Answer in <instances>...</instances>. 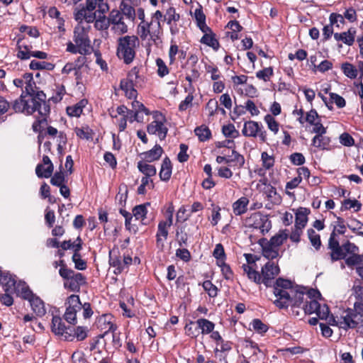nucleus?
Masks as SVG:
<instances>
[{
  "label": "nucleus",
  "instance_id": "nucleus-28",
  "mask_svg": "<svg viewBox=\"0 0 363 363\" xmlns=\"http://www.w3.org/2000/svg\"><path fill=\"white\" fill-rule=\"evenodd\" d=\"M136 6V3L135 1H132V2H125L121 1L120 5V9L122 11L123 16H126L129 19L133 21L136 16V12L134 9V6Z\"/></svg>",
  "mask_w": 363,
  "mask_h": 363
},
{
  "label": "nucleus",
  "instance_id": "nucleus-38",
  "mask_svg": "<svg viewBox=\"0 0 363 363\" xmlns=\"http://www.w3.org/2000/svg\"><path fill=\"white\" fill-rule=\"evenodd\" d=\"M94 22L95 28L99 30H106L110 26L109 16L106 18L105 13H98Z\"/></svg>",
  "mask_w": 363,
  "mask_h": 363
},
{
  "label": "nucleus",
  "instance_id": "nucleus-49",
  "mask_svg": "<svg viewBox=\"0 0 363 363\" xmlns=\"http://www.w3.org/2000/svg\"><path fill=\"white\" fill-rule=\"evenodd\" d=\"M342 69L344 74L351 79H354L357 76L358 70L350 63H343L342 65Z\"/></svg>",
  "mask_w": 363,
  "mask_h": 363
},
{
  "label": "nucleus",
  "instance_id": "nucleus-4",
  "mask_svg": "<svg viewBox=\"0 0 363 363\" xmlns=\"http://www.w3.org/2000/svg\"><path fill=\"white\" fill-rule=\"evenodd\" d=\"M139 46L138 38L135 35H125L118 39L117 55L125 64L133 62L135 50Z\"/></svg>",
  "mask_w": 363,
  "mask_h": 363
},
{
  "label": "nucleus",
  "instance_id": "nucleus-34",
  "mask_svg": "<svg viewBox=\"0 0 363 363\" xmlns=\"http://www.w3.org/2000/svg\"><path fill=\"white\" fill-rule=\"evenodd\" d=\"M86 100H81L79 103L73 106H68L67 108V113L69 116L79 117L82 114L83 108L86 106Z\"/></svg>",
  "mask_w": 363,
  "mask_h": 363
},
{
  "label": "nucleus",
  "instance_id": "nucleus-25",
  "mask_svg": "<svg viewBox=\"0 0 363 363\" xmlns=\"http://www.w3.org/2000/svg\"><path fill=\"white\" fill-rule=\"evenodd\" d=\"M163 153V150L159 145H155V147L149 151L143 153V159L147 162H152L160 158Z\"/></svg>",
  "mask_w": 363,
  "mask_h": 363
},
{
  "label": "nucleus",
  "instance_id": "nucleus-63",
  "mask_svg": "<svg viewBox=\"0 0 363 363\" xmlns=\"http://www.w3.org/2000/svg\"><path fill=\"white\" fill-rule=\"evenodd\" d=\"M65 93L66 90L63 85H56L55 94L52 96V99L54 101L59 102L62 99Z\"/></svg>",
  "mask_w": 363,
  "mask_h": 363
},
{
  "label": "nucleus",
  "instance_id": "nucleus-61",
  "mask_svg": "<svg viewBox=\"0 0 363 363\" xmlns=\"http://www.w3.org/2000/svg\"><path fill=\"white\" fill-rule=\"evenodd\" d=\"M65 182V177L62 172H58L54 174L50 179V183L53 186H59L64 184Z\"/></svg>",
  "mask_w": 363,
  "mask_h": 363
},
{
  "label": "nucleus",
  "instance_id": "nucleus-51",
  "mask_svg": "<svg viewBox=\"0 0 363 363\" xmlns=\"http://www.w3.org/2000/svg\"><path fill=\"white\" fill-rule=\"evenodd\" d=\"M308 235L311 245L318 250L321 245L320 235L312 228L308 230Z\"/></svg>",
  "mask_w": 363,
  "mask_h": 363
},
{
  "label": "nucleus",
  "instance_id": "nucleus-56",
  "mask_svg": "<svg viewBox=\"0 0 363 363\" xmlns=\"http://www.w3.org/2000/svg\"><path fill=\"white\" fill-rule=\"evenodd\" d=\"M156 65L157 67V74L160 77H164L169 74V69L165 62L161 58H157L156 60Z\"/></svg>",
  "mask_w": 363,
  "mask_h": 363
},
{
  "label": "nucleus",
  "instance_id": "nucleus-7",
  "mask_svg": "<svg viewBox=\"0 0 363 363\" xmlns=\"http://www.w3.org/2000/svg\"><path fill=\"white\" fill-rule=\"evenodd\" d=\"M91 26L89 24L77 25L74 31V41L80 48L81 51L89 53L91 47V41L89 37V32Z\"/></svg>",
  "mask_w": 363,
  "mask_h": 363
},
{
  "label": "nucleus",
  "instance_id": "nucleus-13",
  "mask_svg": "<svg viewBox=\"0 0 363 363\" xmlns=\"http://www.w3.org/2000/svg\"><path fill=\"white\" fill-rule=\"evenodd\" d=\"M279 273L278 265L274 262H268L262 268V283L267 286H269L272 280Z\"/></svg>",
  "mask_w": 363,
  "mask_h": 363
},
{
  "label": "nucleus",
  "instance_id": "nucleus-15",
  "mask_svg": "<svg viewBox=\"0 0 363 363\" xmlns=\"http://www.w3.org/2000/svg\"><path fill=\"white\" fill-rule=\"evenodd\" d=\"M97 328L102 332L104 335H106L108 332H115L116 327L113 323V316L111 314H104L100 316L96 321Z\"/></svg>",
  "mask_w": 363,
  "mask_h": 363
},
{
  "label": "nucleus",
  "instance_id": "nucleus-35",
  "mask_svg": "<svg viewBox=\"0 0 363 363\" xmlns=\"http://www.w3.org/2000/svg\"><path fill=\"white\" fill-rule=\"evenodd\" d=\"M172 224L165 220L160 221L158 224V230L157 233V242L160 243L163 240H166L168 235V229Z\"/></svg>",
  "mask_w": 363,
  "mask_h": 363
},
{
  "label": "nucleus",
  "instance_id": "nucleus-3",
  "mask_svg": "<svg viewBox=\"0 0 363 363\" xmlns=\"http://www.w3.org/2000/svg\"><path fill=\"white\" fill-rule=\"evenodd\" d=\"M331 325L347 330L357 327L363 328V303L356 302L353 308H349L342 313Z\"/></svg>",
  "mask_w": 363,
  "mask_h": 363
},
{
  "label": "nucleus",
  "instance_id": "nucleus-8",
  "mask_svg": "<svg viewBox=\"0 0 363 363\" xmlns=\"http://www.w3.org/2000/svg\"><path fill=\"white\" fill-rule=\"evenodd\" d=\"M245 225L248 228L257 229L263 235L268 233L272 227L271 221L267 216L262 214L260 212H256L250 215L245 220Z\"/></svg>",
  "mask_w": 363,
  "mask_h": 363
},
{
  "label": "nucleus",
  "instance_id": "nucleus-33",
  "mask_svg": "<svg viewBox=\"0 0 363 363\" xmlns=\"http://www.w3.org/2000/svg\"><path fill=\"white\" fill-rule=\"evenodd\" d=\"M198 328L201 330L202 335L210 334L215 328V324L205 318H199L196 321Z\"/></svg>",
  "mask_w": 363,
  "mask_h": 363
},
{
  "label": "nucleus",
  "instance_id": "nucleus-55",
  "mask_svg": "<svg viewBox=\"0 0 363 363\" xmlns=\"http://www.w3.org/2000/svg\"><path fill=\"white\" fill-rule=\"evenodd\" d=\"M164 20L167 21V23L168 24H171L172 21H178L179 20V15L176 13V11L174 8L169 7L164 16Z\"/></svg>",
  "mask_w": 363,
  "mask_h": 363
},
{
  "label": "nucleus",
  "instance_id": "nucleus-19",
  "mask_svg": "<svg viewBox=\"0 0 363 363\" xmlns=\"http://www.w3.org/2000/svg\"><path fill=\"white\" fill-rule=\"evenodd\" d=\"M16 281V277L8 272H3L0 277V284L4 286L6 293H13Z\"/></svg>",
  "mask_w": 363,
  "mask_h": 363
},
{
  "label": "nucleus",
  "instance_id": "nucleus-40",
  "mask_svg": "<svg viewBox=\"0 0 363 363\" xmlns=\"http://www.w3.org/2000/svg\"><path fill=\"white\" fill-rule=\"evenodd\" d=\"M264 194L268 199L274 203H279L281 201V196L277 194L276 189L270 184L266 185Z\"/></svg>",
  "mask_w": 363,
  "mask_h": 363
},
{
  "label": "nucleus",
  "instance_id": "nucleus-50",
  "mask_svg": "<svg viewBox=\"0 0 363 363\" xmlns=\"http://www.w3.org/2000/svg\"><path fill=\"white\" fill-rule=\"evenodd\" d=\"M194 132L201 141H205L208 140L211 136L210 130L205 125H201L196 128Z\"/></svg>",
  "mask_w": 363,
  "mask_h": 363
},
{
  "label": "nucleus",
  "instance_id": "nucleus-10",
  "mask_svg": "<svg viewBox=\"0 0 363 363\" xmlns=\"http://www.w3.org/2000/svg\"><path fill=\"white\" fill-rule=\"evenodd\" d=\"M138 77V69L133 67L128 74L127 78L121 81L120 87L124 91L125 96L130 99L137 97V90L135 83Z\"/></svg>",
  "mask_w": 363,
  "mask_h": 363
},
{
  "label": "nucleus",
  "instance_id": "nucleus-21",
  "mask_svg": "<svg viewBox=\"0 0 363 363\" xmlns=\"http://www.w3.org/2000/svg\"><path fill=\"white\" fill-rule=\"evenodd\" d=\"M30 302L32 310L38 316H43L46 313L44 302L37 296L33 295L30 298L28 299Z\"/></svg>",
  "mask_w": 363,
  "mask_h": 363
},
{
  "label": "nucleus",
  "instance_id": "nucleus-47",
  "mask_svg": "<svg viewBox=\"0 0 363 363\" xmlns=\"http://www.w3.org/2000/svg\"><path fill=\"white\" fill-rule=\"evenodd\" d=\"M261 161L262 167L265 169H269L274 165V158L272 155L268 154L267 152H263L261 154Z\"/></svg>",
  "mask_w": 363,
  "mask_h": 363
},
{
  "label": "nucleus",
  "instance_id": "nucleus-52",
  "mask_svg": "<svg viewBox=\"0 0 363 363\" xmlns=\"http://www.w3.org/2000/svg\"><path fill=\"white\" fill-rule=\"evenodd\" d=\"M345 263L347 266L363 265V255L357 253L350 255L345 259Z\"/></svg>",
  "mask_w": 363,
  "mask_h": 363
},
{
  "label": "nucleus",
  "instance_id": "nucleus-17",
  "mask_svg": "<svg viewBox=\"0 0 363 363\" xmlns=\"http://www.w3.org/2000/svg\"><path fill=\"white\" fill-rule=\"evenodd\" d=\"M167 131V128L160 121H154L147 125L148 133L157 135L160 140H164L166 138Z\"/></svg>",
  "mask_w": 363,
  "mask_h": 363
},
{
  "label": "nucleus",
  "instance_id": "nucleus-9",
  "mask_svg": "<svg viewBox=\"0 0 363 363\" xmlns=\"http://www.w3.org/2000/svg\"><path fill=\"white\" fill-rule=\"evenodd\" d=\"M65 319L69 323L75 325L77 323V313L82 310V307L79 296L74 294L69 296L65 302Z\"/></svg>",
  "mask_w": 363,
  "mask_h": 363
},
{
  "label": "nucleus",
  "instance_id": "nucleus-59",
  "mask_svg": "<svg viewBox=\"0 0 363 363\" xmlns=\"http://www.w3.org/2000/svg\"><path fill=\"white\" fill-rule=\"evenodd\" d=\"M68 340H72V337H76L78 340H83L86 337V330L85 328L79 326L74 330V335H72L70 333L67 335Z\"/></svg>",
  "mask_w": 363,
  "mask_h": 363
},
{
  "label": "nucleus",
  "instance_id": "nucleus-37",
  "mask_svg": "<svg viewBox=\"0 0 363 363\" xmlns=\"http://www.w3.org/2000/svg\"><path fill=\"white\" fill-rule=\"evenodd\" d=\"M149 162L145 161H140L138 162V168L143 174L147 177H152L156 174L157 170L154 165L148 164Z\"/></svg>",
  "mask_w": 363,
  "mask_h": 363
},
{
  "label": "nucleus",
  "instance_id": "nucleus-31",
  "mask_svg": "<svg viewBox=\"0 0 363 363\" xmlns=\"http://www.w3.org/2000/svg\"><path fill=\"white\" fill-rule=\"evenodd\" d=\"M172 164L168 157H165L162 163L160 171V177L162 181H168L172 175Z\"/></svg>",
  "mask_w": 363,
  "mask_h": 363
},
{
  "label": "nucleus",
  "instance_id": "nucleus-29",
  "mask_svg": "<svg viewBox=\"0 0 363 363\" xmlns=\"http://www.w3.org/2000/svg\"><path fill=\"white\" fill-rule=\"evenodd\" d=\"M262 255L268 259H273L279 256V249L275 247L274 245H271V242L267 241L262 245Z\"/></svg>",
  "mask_w": 363,
  "mask_h": 363
},
{
  "label": "nucleus",
  "instance_id": "nucleus-57",
  "mask_svg": "<svg viewBox=\"0 0 363 363\" xmlns=\"http://www.w3.org/2000/svg\"><path fill=\"white\" fill-rule=\"evenodd\" d=\"M203 289L208 293V296L211 297H216L218 294L217 287L212 284L211 281H205L203 283Z\"/></svg>",
  "mask_w": 363,
  "mask_h": 363
},
{
  "label": "nucleus",
  "instance_id": "nucleus-42",
  "mask_svg": "<svg viewBox=\"0 0 363 363\" xmlns=\"http://www.w3.org/2000/svg\"><path fill=\"white\" fill-rule=\"evenodd\" d=\"M201 43L205 44L215 50H218L219 43L212 33H205L201 39Z\"/></svg>",
  "mask_w": 363,
  "mask_h": 363
},
{
  "label": "nucleus",
  "instance_id": "nucleus-26",
  "mask_svg": "<svg viewBox=\"0 0 363 363\" xmlns=\"http://www.w3.org/2000/svg\"><path fill=\"white\" fill-rule=\"evenodd\" d=\"M98 16L97 11L79 10L75 13V19L79 21H85L87 23H92Z\"/></svg>",
  "mask_w": 363,
  "mask_h": 363
},
{
  "label": "nucleus",
  "instance_id": "nucleus-48",
  "mask_svg": "<svg viewBox=\"0 0 363 363\" xmlns=\"http://www.w3.org/2000/svg\"><path fill=\"white\" fill-rule=\"evenodd\" d=\"M74 132L80 139L89 140L92 138V130L88 126L76 128Z\"/></svg>",
  "mask_w": 363,
  "mask_h": 363
},
{
  "label": "nucleus",
  "instance_id": "nucleus-27",
  "mask_svg": "<svg viewBox=\"0 0 363 363\" xmlns=\"http://www.w3.org/2000/svg\"><path fill=\"white\" fill-rule=\"evenodd\" d=\"M13 293H16L25 299H28L33 295L26 284L22 281H16Z\"/></svg>",
  "mask_w": 363,
  "mask_h": 363
},
{
  "label": "nucleus",
  "instance_id": "nucleus-20",
  "mask_svg": "<svg viewBox=\"0 0 363 363\" xmlns=\"http://www.w3.org/2000/svg\"><path fill=\"white\" fill-rule=\"evenodd\" d=\"M310 210L306 208L300 207L295 211V225L296 227L304 228L308 223V216Z\"/></svg>",
  "mask_w": 363,
  "mask_h": 363
},
{
  "label": "nucleus",
  "instance_id": "nucleus-46",
  "mask_svg": "<svg viewBox=\"0 0 363 363\" xmlns=\"http://www.w3.org/2000/svg\"><path fill=\"white\" fill-rule=\"evenodd\" d=\"M274 75V70L272 67L264 68L256 72V77L264 82H269Z\"/></svg>",
  "mask_w": 363,
  "mask_h": 363
},
{
  "label": "nucleus",
  "instance_id": "nucleus-53",
  "mask_svg": "<svg viewBox=\"0 0 363 363\" xmlns=\"http://www.w3.org/2000/svg\"><path fill=\"white\" fill-rule=\"evenodd\" d=\"M264 121L267 125L268 128L273 132L274 134H277L279 131V123L274 118V117L269 114H267L264 117Z\"/></svg>",
  "mask_w": 363,
  "mask_h": 363
},
{
  "label": "nucleus",
  "instance_id": "nucleus-30",
  "mask_svg": "<svg viewBox=\"0 0 363 363\" xmlns=\"http://www.w3.org/2000/svg\"><path fill=\"white\" fill-rule=\"evenodd\" d=\"M18 53L17 57L21 60H28L31 57V47L24 45L23 38H19L17 40Z\"/></svg>",
  "mask_w": 363,
  "mask_h": 363
},
{
  "label": "nucleus",
  "instance_id": "nucleus-12",
  "mask_svg": "<svg viewBox=\"0 0 363 363\" xmlns=\"http://www.w3.org/2000/svg\"><path fill=\"white\" fill-rule=\"evenodd\" d=\"M111 30L116 35L127 33L128 26L124 22L123 14L118 10H112L109 13Z\"/></svg>",
  "mask_w": 363,
  "mask_h": 363
},
{
  "label": "nucleus",
  "instance_id": "nucleus-54",
  "mask_svg": "<svg viewBox=\"0 0 363 363\" xmlns=\"http://www.w3.org/2000/svg\"><path fill=\"white\" fill-rule=\"evenodd\" d=\"M110 264L115 267L114 269V274H120L124 269V267L123 265L122 259L120 258L116 257H113L111 256V252H110Z\"/></svg>",
  "mask_w": 363,
  "mask_h": 363
},
{
  "label": "nucleus",
  "instance_id": "nucleus-11",
  "mask_svg": "<svg viewBox=\"0 0 363 363\" xmlns=\"http://www.w3.org/2000/svg\"><path fill=\"white\" fill-rule=\"evenodd\" d=\"M242 133L245 137H259L262 142L267 141V132L264 130L262 124L254 121H246L243 125Z\"/></svg>",
  "mask_w": 363,
  "mask_h": 363
},
{
  "label": "nucleus",
  "instance_id": "nucleus-41",
  "mask_svg": "<svg viewBox=\"0 0 363 363\" xmlns=\"http://www.w3.org/2000/svg\"><path fill=\"white\" fill-rule=\"evenodd\" d=\"M233 159L228 158L225 156H218L216 157V162L219 164L225 163L228 164L233 161H237L240 164H244V157L235 150H233Z\"/></svg>",
  "mask_w": 363,
  "mask_h": 363
},
{
  "label": "nucleus",
  "instance_id": "nucleus-6",
  "mask_svg": "<svg viewBox=\"0 0 363 363\" xmlns=\"http://www.w3.org/2000/svg\"><path fill=\"white\" fill-rule=\"evenodd\" d=\"M138 33L142 40L149 39L156 43L161 34L160 23L141 21L138 27Z\"/></svg>",
  "mask_w": 363,
  "mask_h": 363
},
{
  "label": "nucleus",
  "instance_id": "nucleus-14",
  "mask_svg": "<svg viewBox=\"0 0 363 363\" xmlns=\"http://www.w3.org/2000/svg\"><path fill=\"white\" fill-rule=\"evenodd\" d=\"M54 166L48 155H43V163L38 164L35 167V174L39 178H49L52 176Z\"/></svg>",
  "mask_w": 363,
  "mask_h": 363
},
{
  "label": "nucleus",
  "instance_id": "nucleus-62",
  "mask_svg": "<svg viewBox=\"0 0 363 363\" xmlns=\"http://www.w3.org/2000/svg\"><path fill=\"white\" fill-rule=\"evenodd\" d=\"M346 257V254L344 252V249L342 245L339 247L338 248L334 249L330 252V257L333 262L337 261L341 259H345Z\"/></svg>",
  "mask_w": 363,
  "mask_h": 363
},
{
  "label": "nucleus",
  "instance_id": "nucleus-60",
  "mask_svg": "<svg viewBox=\"0 0 363 363\" xmlns=\"http://www.w3.org/2000/svg\"><path fill=\"white\" fill-rule=\"evenodd\" d=\"M72 261L74 263V267L77 269L84 270L86 268V263L81 258L79 253H74L72 256Z\"/></svg>",
  "mask_w": 363,
  "mask_h": 363
},
{
  "label": "nucleus",
  "instance_id": "nucleus-36",
  "mask_svg": "<svg viewBox=\"0 0 363 363\" xmlns=\"http://www.w3.org/2000/svg\"><path fill=\"white\" fill-rule=\"evenodd\" d=\"M242 268L245 274H247L249 279L253 281L257 284H259L262 280V277L259 274L258 272L253 269L250 265L242 264Z\"/></svg>",
  "mask_w": 363,
  "mask_h": 363
},
{
  "label": "nucleus",
  "instance_id": "nucleus-2",
  "mask_svg": "<svg viewBox=\"0 0 363 363\" xmlns=\"http://www.w3.org/2000/svg\"><path fill=\"white\" fill-rule=\"evenodd\" d=\"M34 97L30 94L22 93L19 99L14 101L12 108L16 113H23L27 115L38 112L40 116H47L50 113V106L45 99Z\"/></svg>",
  "mask_w": 363,
  "mask_h": 363
},
{
  "label": "nucleus",
  "instance_id": "nucleus-58",
  "mask_svg": "<svg viewBox=\"0 0 363 363\" xmlns=\"http://www.w3.org/2000/svg\"><path fill=\"white\" fill-rule=\"evenodd\" d=\"M251 325L254 330L259 333H264L268 330V326L262 323L259 319H254Z\"/></svg>",
  "mask_w": 363,
  "mask_h": 363
},
{
  "label": "nucleus",
  "instance_id": "nucleus-1",
  "mask_svg": "<svg viewBox=\"0 0 363 363\" xmlns=\"http://www.w3.org/2000/svg\"><path fill=\"white\" fill-rule=\"evenodd\" d=\"M274 294L276 297L274 303L279 308L290 306L294 316L315 313L320 319L325 320L328 324L335 323V317L330 314L328 306L326 304L320 305L313 298L320 296L316 290L306 291L303 288H294L289 280L279 278L276 281Z\"/></svg>",
  "mask_w": 363,
  "mask_h": 363
},
{
  "label": "nucleus",
  "instance_id": "nucleus-5",
  "mask_svg": "<svg viewBox=\"0 0 363 363\" xmlns=\"http://www.w3.org/2000/svg\"><path fill=\"white\" fill-rule=\"evenodd\" d=\"M59 264L61 266L59 270L60 275L65 279L64 287L72 291H79L80 286L85 283L84 277L81 273H76L67 268L63 260H60Z\"/></svg>",
  "mask_w": 363,
  "mask_h": 363
},
{
  "label": "nucleus",
  "instance_id": "nucleus-64",
  "mask_svg": "<svg viewBox=\"0 0 363 363\" xmlns=\"http://www.w3.org/2000/svg\"><path fill=\"white\" fill-rule=\"evenodd\" d=\"M218 109V101L213 99H210L206 106V110L210 116H213Z\"/></svg>",
  "mask_w": 363,
  "mask_h": 363
},
{
  "label": "nucleus",
  "instance_id": "nucleus-44",
  "mask_svg": "<svg viewBox=\"0 0 363 363\" xmlns=\"http://www.w3.org/2000/svg\"><path fill=\"white\" fill-rule=\"evenodd\" d=\"M222 132L226 138H236L240 135L239 131L236 130L235 125L232 123L223 125Z\"/></svg>",
  "mask_w": 363,
  "mask_h": 363
},
{
  "label": "nucleus",
  "instance_id": "nucleus-32",
  "mask_svg": "<svg viewBox=\"0 0 363 363\" xmlns=\"http://www.w3.org/2000/svg\"><path fill=\"white\" fill-rule=\"evenodd\" d=\"M48 16L55 20V24L57 25V28L58 30L60 32H64V19L61 17L60 12L55 7H50L48 11Z\"/></svg>",
  "mask_w": 363,
  "mask_h": 363
},
{
  "label": "nucleus",
  "instance_id": "nucleus-23",
  "mask_svg": "<svg viewBox=\"0 0 363 363\" xmlns=\"http://www.w3.org/2000/svg\"><path fill=\"white\" fill-rule=\"evenodd\" d=\"M355 33L354 28H350L347 32L335 33L334 38L337 41H342L346 45H351L354 41Z\"/></svg>",
  "mask_w": 363,
  "mask_h": 363
},
{
  "label": "nucleus",
  "instance_id": "nucleus-45",
  "mask_svg": "<svg viewBox=\"0 0 363 363\" xmlns=\"http://www.w3.org/2000/svg\"><path fill=\"white\" fill-rule=\"evenodd\" d=\"M347 225L353 233L363 237V223L362 222L357 219H351Z\"/></svg>",
  "mask_w": 363,
  "mask_h": 363
},
{
  "label": "nucleus",
  "instance_id": "nucleus-22",
  "mask_svg": "<svg viewBox=\"0 0 363 363\" xmlns=\"http://www.w3.org/2000/svg\"><path fill=\"white\" fill-rule=\"evenodd\" d=\"M249 202V199L245 196H242L235 201L232 205L233 213L236 216L245 213L247 211Z\"/></svg>",
  "mask_w": 363,
  "mask_h": 363
},
{
  "label": "nucleus",
  "instance_id": "nucleus-43",
  "mask_svg": "<svg viewBox=\"0 0 363 363\" xmlns=\"http://www.w3.org/2000/svg\"><path fill=\"white\" fill-rule=\"evenodd\" d=\"M288 234L286 230L279 231L277 234L273 236L269 242H271V245H274L275 247L279 249V247L284 243V242L287 239Z\"/></svg>",
  "mask_w": 363,
  "mask_h": 363
},
{
  "label": "nucleus",
  "instance_id": "nucleus-24",
  "mask_svg": "<svg viewBox=\"0 0 363 363\" xmlns=\"http://www.w3.org/2000/svg\"><path fill=\"white\" fill-rule=\"evenodd\" d=\"M324 135H315L312 140V145L320 150H330V138Z\"/></svg>",
  "mask_w": 363,
  "mask_h": 363
},
{
  "label": "nucleus",
  "instance_id": "nucleus-39",
  "mask_svg": "<svg viewBox=\"0 0 363 363\" xmlns=\"http://www.w3.org/2000/svg\"><path fill=\"white\" fill-rule=\"evenodd\" d=\"M150 206V203L140 204L133 208V214L136 220H141V221L145 220L147 213V206Z\"/></svg>",
  "mask_w": 363,
  "mask_h": 363
},
{
  "label": "nucleus",
  "instance_id": "nucleus-18",
  "mask_svg": "<svg viewBox=\"0 0 363 363\" xmlns=\"http://www.w3.org/2000/svg\"><path fill=\"white\" fill-rule=\"evenodd\" d=\"M52 331L58 335H65L66 340H69L67 335L69 334L68 330L63 323L62 319L59 316H53L52 319Z\"/></svg>",
  "mask_w": 363,
  "mask_h": 363
},
{
  "label": "nucleus",
  "instance_id": "nucleus-16",
  "mask_svg": "<svg viewBox=\"0 0 363 363\" xmlns=\"http://www.w3.org/2000/svg\"><path fill=\"white\" fill-rule=\"evenodd\" d=\"M109 9L108 4L104 0H86L85 6L80 10L97 11L98 13H106Z\"/></svg>",
  "mask_w": 363,
  "mask_h": 363
}]
</instances>
